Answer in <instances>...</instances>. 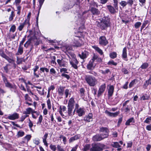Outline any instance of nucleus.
<instances>
[{"instance_id":"24","label":"nucleus","mask_w":151,"mask_h":151,"mask_svg":"<svg viewBox=\"0 0 151 151\" xmlns=\"http://www.w3.org/2000/svg\"><path fill=\"white\" fill-rule=\"evenodd\" d=\"M31 12H29L28 13L27 16V18L25 20V22L27 23V25H28V27H29L30 25V24L29 23V20H30V17L31 16Z\"/></svg>"},{"instance_id":"3","label":"nucleus","mask_w":151,"mask_h":151,"mask_svg":"<svg viewBox=\"0 0 151 151\" xmlns=\"http://www.w3.org/2000/svg\"><path fill=\"white\" fill-rule=\"evenodd\" d=\"M110 20L108 18H105L97 25L102 29H104L109 26Z\"/></svg>"},{"instance_id":"47","label":"nucleus","mask_w":151,"mask_h":151,"mask_svg":"<svg viewBox=\"0 0 151 151\" xmlns=\"http://www.w3.org/2000/svg\"><path fill=\"white\" fill-rule=\"evenodd\" d=\"M50 147L52 151H55L56 149V147L55 145L51 144Z\"/></svg>"},{"instance_id":"26","label":"nucleus","mask_w":151,"mask_h":151,"mask_svg":"<svg viewBox=\"0 0 151 151\" xmlns=\"http://www.w3.org/2000/svg\"><path fill=\"white\" fill-rule=\"evenodd\" d=\"M80 137V136L79 135H77L74 137H71L69 139V142L71 143L74 140L77 139L79 138Z\"/></svg>"},{"instance_id":"64","label":"nucleus","mask_w":151,"mask_h":151,"mask_svg":"<svg viewBox=\"0 0 151 151\" xmlns=\"http://www.w3.org/2000/svg\"><path fill=\"white\" fill-rule=\"evenodd\" d=\"M30 43V41L28 40L26 42L24 45V46L27 48Z\"/></svg>"},{"instance_id":"38","label":"nucleus","mask_w":151,"mask_h":151,"mask_svg":"<svg viewBox=\"0 0 151 151\" xmlns=\"http://www.w3.org/2000/svg\"><path fill=\"white\" fill-rule=\"evenodd\" d=\"M42 115H40L39 116L38 121L37 123V125H40L41 124L42 120Z\"/></svg>"},{"instance_id":"35","label":"nucleus","mask_w":151,"mask_h":151,"mask_svg":"<svg viewBox=\"0 0 151 151\" xmlns=\"http://www.w3.org/2000/svg\"><path fill=\"white\" fill-rule=\"evenodd\" d=\"M109 56L111 58L114 59L116 58L117 54L116 52H113L110 54Z\"/></svg>"},{"instance_id":"45","label":"nucleus","mask_w":151,"mask_h":151,"mask_svg":"<svg viewBox=\"0 0 151 151\" xmlns=\"http://www.w3.org/2000/svg\"><path fill=\"white\" fill-rule=\"evenodd\" d=\"M148 23V21L147 20H146L143 23L140 29L141 31H142V30L146 26V25Z\"/></svg>"},{"instance_id":"32","label":"nucleus","mask_w":151,"mask_h":151,"mask_svg":"<svg viewBox=\"0 0 151 151\" xmlns=\"http://www.w3.org/2000/svg\"><path fill=\"white\" fill-rule=\"evenodd\" d=\"M148 64L147 63H143L141 66L140 67L139 69L141 68L142 69H146L148 66Z\"/></svg>"},{"instance_id":"9","label":"nucleus","mask_w":151,"mask_h":151,"mask_svg":"<svg viewBox=\"0 0 151 151\" xmlns=\"http://www.w3.org/2000/svg\"><path fill=\"white\" fill-rule=\"evenodd\" d=\"M99 44L102 45L106 46L108 43V41L104 36L100 37L99 39Z\"/></svg>"},{"instance_id":"12","label":"nucleus","mask_w":151,"mask_h":151,"mask_svg":"<svg viewBox=\"0 0 151 151\" xmlns=\"http://www.w3.org/2000/svg\"><path fill=\"white\" fill-rule=\"evenodd\" d=\"M96 65V63L93 60H91L87 66L88 69L89 70L93 69Z\"/></svg>"},{"instance_id":"11","label":"nucleus","mask_w":151,"mask_h":151,"mask_svg":"<svg viewBox=\"0 0 151 151\" xmlns=\"http://www.w3.org/2000/svg\"><path fill=\"white\" fill-rule=\"evenodd\" d=\"M70 62L72 66L74 68L76 69L78 68L77 65L78 64V62L76 59L75 58H73L72 60L70 61Z\"/></svg>"},{"instance_id":"5","label":"nucleus","mask_w":151,"mask_h":151,"mask_svg":"<svg viewBox=\"0 0 151 151\" xmlns=\"http://www.w3.org/2000/svg\"><path fill=\"white\" fill-rule=\"evenodd\" d=\"M79 105L78 103H76V113L79 116H81L85 114V109L83 108H79Z\"/></svg>"},{"instance_id":"37","label":"nucleus","mask_w":151,"mask_h":151,"mask_svg":"<svg viewBox=\"0 0 151 151\" xmlns=\"http://www.w3.org/2000/svg\"><path fill=\"white\" fill-rule=\"evenodd\" d=\"M29 115L26 114H23V115L21 116L20 118V121L22 122H23L25 119L29 116Z\"/></svg>"},{"instance_id":"21","label":"nucleus","mask_w":151,"mask_h":151,"mask_svg":"<svg viewBox=\"0 0 151 151\" xmlns=\"http://www.w3.org/2000/svg\"><path fill=\"white\" fill-rule=\"evenodd\" d=\"M10 63V64H12L14 68L16 67V64L15 63L14 61L12 59L9 58V57L6 59Z\"/></svg>"},{"instance_id":"51","label":"nucleus","mask_w":151,"mask_h":151,"mask_svg":"<svg viewBox=\"0 0 151 151\" xmlns=\"http://www.w3.org/2000/svg\"><path fill=\"white\" fill-rule=\"evenodd\" d=\"M40 70L42 72H44L45 71L46 72H48L49 71V70L45 68H41Z\"/></svg>"},{"instance_id":"13","label":"nucleus","mask_w":151,"mask_h":151,"mask_svg":"<svg viewBox=\"0 0 151 151\" xmlns=\"http://www.w3.org/2000/svg\"><path fill=\"white\" fill-rule=\"evenodd\" d=\"M84 121L89 122L93 121V114L91 113H89L84 118Z\"/></svg>"},{"instance_id":"27","label":"nucleus","mask_w":151,"mask_h":151,"mask_svg":"<svg viewBox=\"0 0 151 151\" xmlns=\"http://www.w3.org/2000/svg\"><path fill=\"white\" fill-rule=\"evenodd\" d=\"M23 53V47L21 46H19L17 52L16 53V55H21Z\"/></svg>"},{"instance_id":"36","label":"nucleus","mask_w":151,"mask_h":151,"mask_svg":"<svg viewBox=\"0 0 151 151\" xmlns=\"http://www.w3.org/2000/svg\"><path fill=\"white\" fill-rule=\"evenodd\" d=\"M149 97L146 94L142 96L140 98V100H148L149 99Z\"/></svg>"},{"instance_id":"56","label":"nucleus","mask_w":151,"mask_h":151,"mask_svg":"<svg viewBox=\"0 0 151 151\" xmlns=\"http://www.w3.org/2000/svg\"><path fill=\"white\" fill-rule=\"evenodd\" d=\"M61 76L65 77V78H66V79L68 80L70 78V76L69 75L65 74L64 73H62L61 74Z\"/></svg>"},{"instance_id":"18","label":"nucleus","mask_w":151,"mask_h":151,"mask_svg":"<svg viewBox=\"0 0 151 151\" xmlns=\"http://www.w3.org/2000/svg\"><path fill=\"white\" fill-rule=\"evenodd\" d=\"M74 98L72 97L69 99L68 101V107L74 108Z\"/></svg>"},{"instance_id":"50","label":"nucleus","mask_w":151,"mask_h":151,"mask_svg":"<svg viewBox=\"0 0 151 151\" xmlns=\"http://www.w3.org/2000/svg\"><path fill=\"white\" fill-rule=\"evenodd\" d=\"M0 52V55L3 58H5V59H6V58L8 57V56H7L4 52L3 51H1Z\"/></svg>"},{"instance_id":"61","label":"nucleus","mask_w":151,"mask_h":151,"mask_svg":"<svg viewBox=\"0 0 151 151\" xmlns=\"http://www.w3.org/2000/svg\"><path fill=\"white\" fill-rule=\"evenodd\" d=\"M52 60L51 61V63L53 64H56V63L55 61V60L56 59L55 57V56H53L52 57Z\"/></svg>"},{"instance_id":"20","label":"nucleus","mask_w":151,"mask_h":151,"mask_svg":"<svg viewBox=\"0 0 151 151\" xmlns=\"http://www.w3.org/2000/svg\"><path fill=\"white\" fill-rule=\"evenodd\" d=\"M61 49L62 50H63L65 52H66L69 50H71L72 47L69 45H66L65 46L63 47Z\"/></svg>"},{"instance_id":"53","label":"nucleus","mask_w":151,"mask_h":151,"mask_svg":"<svg viewBox=\"0 0 151 151\" xmlns=\"http://www.w3.org/2000/svg\"><path fill=\"white\" fill-rule=\"evenodd\" d=\"M16 26L14 25H12L11 27L10 31L14 32L15 30Z\"/></svg>"},{"instance_id":"25","label":"nucleus","mask_w":151,"mask_h":151,"mask_svg":"<svg viewBox=\"0 0 151 151\" xmlns=\"http://www.w3.org/2000/svg\"><path fill=\"white\" fill-rule=\"evenodd\" d=\"M135 122L134 118L133 117H132L129 119H128L125 123V124L126 125H130L131 123H134Z\"/></svg>"},{"instance_id":"59","label":"nucleus","mask_w":151,"mask_h":151,"mask_svg":"<svg viewBox=\"0 0 151 151\" xmlns=\"http://www.w3.org/2000/svg\"><path fill=\"white\" fill-rule=\"evenodd\" d=\"M57 148L58 151H65L61 146L59 145H58Z\"/></svg>"},{"instance_id":"55","label":"nucleus","mask_w":151,"mask_h":151,"mask_svg":"<svg viewBox=\"0 0 151 151\" xmlns=\"http://www.w3.org/2000/svg\"><path fill=\"white\" fill-rule=\"evenodd\" d=\"M150 121H151V117L149 116L146 119L144 122L146 123H148L150 122Z\"/></svg>"},{"instance_id":"57","label":"nucleus","mask_w":151,"mask_h":151,"mask_svg":"<svg viewBox=\"0 0 151 151\" xmlns=\"http://www.w3.org/2000/svg\"><path fill=\"white\" fill-rule=\"evenodd\" d=\"M122 71L125 74H128L129 73L128 70L125 68H123L122 70Z\"/></svg>"},{"instance_id":"19","label":"nucleus","mask_w":151,"mask_h":151,"mask_svg":"<svg viewBox=\"0 0 151 151\" xmlns=\"http://www.w3.org/2000/svg\"><path fill=\"white\" fill-rule=\"evenodd\" d=\"M48 135V134L46 133L42 137L43 142L44 143V145L46 147H47L48 145V143L47 142V137Z\"/></svg>"},{"instance_id":"48","label":"nucleus","mask_w":151,"mask_h":151,"mask_svg":"<svg viewBox=\"0 0 151 151\" xmlns=\"http://www.w3.org/2000/svg\"><path fill=\"white\" fill-rule=\"evenodd\" d=\"M108 64L109 65H112L116 66L117 64V63L116 62H114L113 60H111L108 62Z\"/></svg>"},{"instance_id":"23","label":"nucleus","mask_w":151,"mask_h":151,"mask_svg":"<svg viewBox=\"0 0 151 151\" xmlns=\"http://www.w3.org/2000/svg\"><path fill=\"white\" fill-rule=\"evenodd\" d=\"M27 24V23L25 21H24V22L23 23H21L20 24V25L18 27V29L19 31H21L24 27L25 25Z\"/></svg>"},{"instance_id":"58","label":"nucleus","mask_w":151,"mask_h":151,"mask_svg":"<svg viewBox=\"0 0 151 151\" xmlns=\"http://www.w3.org/2000/svg\"><path fill=\"white\" fill-rule=\"evenodd\" d=\"M120 4L121 6L124 7L127 4V3L125 1H122L120 3Z\"/></svg>"},{"instance_id":"40","label":"nucleus","mask_w":151,"mask_h":151,"mask_svg":"<svg viewBox=\"0 0 151 151\" xmlns=\"http://www.w3.org/2000/svg\"><path fill=\"white\" fill-rule=\"evenodd\" d=\"M79 55L80 57L82 59L86 58L87 57L86 54V52H82L81 55L79 54Z\"/></svg>"},{"instance_id":"17","label":"nucleus","mask_w":151,"mask_h":151,"mask_svg":"<svg viewBox=\"0 0 151 151\" xmlns=\"http://www.w3.org/2000/svg\"><path fill=\"white\" fill-rule=\"evenodd\" d=\"M66 108L65 106H63L62 107L60 106V110L59 111V112L62 117L63 118H64L65 116H66L63 114V112H64L66 111Z\"/></svg>"},{"instance_id":"31","label":"nucleus","mask_w":151,"mask_h":151,"mask_svg":"<svg viewBox=\"0 0 151 151\" xmlns=\"http://www.w3.org/2000/svg\"><path fill=\"white\" fill-rule=\"evenodd\" d=\"M91 11L93 14H98L99 12L98 10L95 8H92L91 9Z\"/></svg>"},{"instance_id":"14","label":"nucleus","mask_w":151,"mask_h":151,"mask_svg":"<svg viewBox=\"0 0 151 151\" xmlns=\"http://www.w3.org/2000/svg\"><path fill=\"white\" fill-rule=\"evenodd\" d=\"M114 89V87L112 85H110L109 86L108 90V93L109 97L111 96L113 94Z\"/></svg>"},{"instance_id":"1","label":"nucleus","mask_w":151,"mask_h":151,"mask_svg":"<svg viewBox=\"0 0 151 151\" xmlns=\"http://www.w3.org/2000/svg\"><path fill=\"white\" fill-rule=\"evenodd\" d=\"M100 132H105L103 134L101 133L100 135L97 134L93 137V140L94 141H100L105 138L107 137L109 135V130L106 128L102 127L100 129Z\"/></svg>"},{"instance_id":"16","label":"nucleus","mask_w":151,"mask_h":151,"mask_svg":"<svg viewBox=\"0 0 151 151\" xmlns=\"http://www.w3.org/2000/svg\"><path fill=\"white\" fill-rule=\"evenodd\" d=\"M105 112L109 116L113 117H115L119 114V111H116L115 113H111L108 111H106Z\"/></svg>"},{"instance_id":"39","label":"nucleus","mask_w":151,"mask_h":151,"mask_svg":"<svg viewBox=\"0 0 151 151\" xmlns=\"http://www.w3.org/2000/svg\"><path fill=\"white\" fill-rule=\"evenodd\" d=\"M15 16L14 14V12L13 11H12L11 12V14L9 17V20L10 21H12L14 17Z\"/></svg>"},{"instance_id":"30","label":"nucleus","mask_w":151,"mask_h":151,"mask_svg":"<svg viewBox=\"0 0 151 151\" xmlns=\"http://www.w3.org/2000/svg\"><path fill=\"white\" fill-rule=\"evenodd\" d=\"M93 48L96 50L101 55H102L103 54L102 50L99 48L98 47L96 46H93Z\"/></svg>"},{"instance_id":"28","label":"nucleus","mask_w":151,"mask_h":151,"mask_svg":"<svg viewBox=\"0 0 151 151\" xmlns=\"http://www.w3.org/2000/svg\"><path fill=\"white\" fill-rule=\"evenodd\" d=\"M74 108L68 107V114L69 116L73 115L72 111Z\"/></svg>"},{"instance_id":"15","label":"nucleus","mask_w":151,"mask_h":151,"mask_svg":"<svg viewBox=\"0 0 151 151\" xmlns=\"http://www.w3.org/2000/svg\"><path fill=\"white\" fill-rule=\"evenodd\" d=\"M57 62L60 67H66L67 65V62L63 59H58Z\"/></svg>"},{"instance_id":"44","label":"nucleus","mask_w":151,"mask_h":151,"mask_svg":"<svg viewBox=\"0 0 151 151\" xmlns=\"http://www.w3.org/2000/svg\"><path fill=\"white\" fill-rule=\"evenodd\" d=\"M112 146L113 147L115 148H119L120 147V145L119 143L117 142H114L113 144H112Z\"/></svg>"},{"instance_id":"63","label":"nucleus","mask_w":151,"mask_h":151,"mask_svg":"<svg viewBox=\"0 0 151 151\" xmlns=\"http://www.w3.org/2000/svg\"><path fill=\"white\" fill-rule=\"evenodd\" d=\"M8 66L6 65L5 66L3 67L6 73H8L9 70L8 68Z\"/></svg>"},{"instance_id":"22","label":"nucleus","mask_w":151,"mask_h":151,"mask_svg":"<svg viewBox=\"0 0 151 151\" xmlns=\"http://www.w3.org/2000/svg\"><path fill=\"white\" fill-rule=\"evenodd\" d=\"M122 57L123 58L125 59L127 58V50L126 47H124L122 51Z\"/></svg>"},{"instance_id":"2","label":"nucleus","mask_w":151,"mask_h":151,"mask_svg":"<svg viewBox=\"0 0 151 151\" xmlns=\"http://www.w3.org/2000/svg\"><path fill=\"white\" fill-rule=\"evenodd\" d=\"M85 80L87 83L91 86H94L97 83L96 79L95 77L90 75H86Z\"/></svg>"},{"instance_id":"60","label":"nucleus","mask_w":151,"mask_h":151,"mask_svg":"<svg viewBox=\"0 0 151 151\" xmlns=\"http://www.w3.org/2000/svg\"><path fill=\"white\" fill-rule=\"evenodd\" d=\"M5 84V85L6 87H9V88H13V86L9 82H6Z\"/></svg>"},{"instance_id":"52","label":"nucleus","mask_w":151,"mask_h":151,"mask_svg":"<svg viewBox=\"0 0 151 151\" xmlns=\"http://www.w3.org/2000/svg\"><path fill=\"white\" fill-rule=\"evenodd\" d=\"M141 24V23L140 22H136L134 24V27L136 28H139Z\"/></svg>"},{"instance_id":"41","label":"nucleus","mask_w":151,"mask_h":151,"mask_svg":"<svg viewBox=\"0 0 151 151\" xmlns=\"http://www.w3.org/2000/svg\"><path fill=\"white\" fill-rule=\"evenodd\" d=\"M33 142L36 145H38L40 143V140L38 138H35L33 140Z\"/></svg>"},{"instance_id":"34","label":"nucleus","mask_w":151,"mask_h":151,"mask_svg":"<svg viewBox=\"0 0 151 151\" xmlns=\"http://www.w3.org/2000/svg\"><path fill=\"white\" fill-rule=\"evenodd\" d=\"M24 135V132L21 130H20L18 132L17 136V137H21Z\"/></svg>"},{"instance_id":"6","label":"nucleus","mask_w":151,"mask_h":151,"mask_svg":"<svg viewBox=\"0 0 151 151\" xmlns=\"http://www.w3.org/2000/svg\"><path fill=\"white\" fill-rule=\"evenodd\" d=\"M83 43L82 40L78 37H75L74 38V41L73 45L74 47H78L81 46Z\"/></svg>"},{"instance_id":"8","label":"nucleus","mask_w":151,"mask_h":151,"mask_svg":"<svg viewBox=\"0 0 151 151\" xmlns=\"http://www.w3.org/2000/svg\"><path fill=\"white\" fill-rule=\"evenodd\" d=\"M19 117V114L15 112L13 114H9L6 118L10 120H14L18 119Z\"/></svg>"},{"instance_id":"33","label":"nucleus","mask_w":151,"mask_h":151,"mask_svg":"<svg viewBox=\"0 0 151 151\" xmlns=\"http://www.w3.org/2000/svg\"><path fill=\"white\" fill-rule=\"evenodd\" d=\"M32 109L30 107L26 109V111L23 112V114H29L31 113Z\"/></svg>"},{"instance_id":"49","label":"nucleus","mask_w":151,"mask_h":151,"mask_svg":"<svg viewBox=\"0 0 151 151\" xmlns=\"http://www.w3.org/2000/svg\"><path fill=\"white\" fill-rule=\"evenodd\" d=\"M47 104L48 109H50L51 108V101L49 99H48L47 101Z\"/></svg>"},{"instance_id":"4","label":"nucleus","mask_w":151,"mask_h":151,"mask_svg":"<svg viewBox=\"0 0 151 151\" xmlns=\"http://www.w3.org/2000/svg\"><path fill=\"white\" fill-rule=\"evenodd\" d=\"M92 146L91 151H101L103 150L104 147V145L100 144H93Z\"/></svg>"},{"instance_id":"43","label":"nucleus","mask_w":151,"mask_h":151,"mask_svg":"<svg viewBox=\"0 0 151 151\" xmlns=\"http://www.w3.org/2000/svg\"><path fill=\"white\" fill-rule=\"evenodd\" d=\"M90 147V145L88 144H86L85 146H84V148H83V151H86L89 149V148Z\"/></svg>"},{"instance_id":"62","label":"nucleus","mask_w":151,"mask_h":151,"mask_svg":"<svg viewBox=\"0 0 151 151\" xmlns=\"http://www.w3.org/2000/svg\"><path fill=\"white\" fill-rule=\"evenodd\" d=\"M135 84V80H134L132 81L130 83L129 86V87L130 88H131Z\"/></svg>"},{"instance_id":"42","label":"nucleus","mask_w":151,"mask_h":151,"mask_svg":"<svg viewBox=\"0 0 151 151\" xmlns=\"http://www.w3.org/2000/svg\"><path fill=\"white\" fill-rule=\"evenodd\" d=\"M28 126L31 130H32V128L33 126V123L29 119Z\"/></svg>"},{"instance_id":"29","label":"nucleus","mask_w":151,"mask_h":151,"mask_svg":"<svg viewBox=\"0 0 151 151\" xmlns=\"http://www.w3.org/2000/svg\"><path fill=\"white\" fill-rule=\"evenodd\" d=\"M64 88L63 87L60 86V87L58 90V92L59 95L62 96L63 93V91H64Z\"/></svg>"},{"instance_id":"7","label":"nucleus","mask_w":151,"mask_h":151,"mask_svg":"<svg viewBox=\"0 0 151 151\" xmlns=\"http://www.w3.org/2000/svg\"><path fill=\"white\" fill-rule=\"evenodd\" d=\"M106 85L105 83L102 84L99 87L98 92L97 96L99 97L102 95L105 91Z\"/></svg>"},{"instance_id":"54","label":"nucleus","mask_w":151,"mask_h":151,"mask_svg":"<svg viewBox=\"0 0 151 151\" xmlns=\"http://www.w3.org/2000/svg\"><path fill=\"white\" fill-rule=\"evenodd\" d=\"M24 97L25 100H27L29 101H31L32 99L31 98L28 96V94H26L24 96Z\"/></svg>"},{"instance_id":"10","label":"nucleus","mask_w":151,"mask_h":151,"mask_svg":"<svg viewBox=\"0 0 151 151\" xmlns=\"http://www.w3.org/2000/svg\"><path fill=\"white\" fill-rule=\"evenodd\" d=\"M114 7L111 5H108L107 8L111 13L112 14H114L117 12L118 11V8H116V6H114Z\"/></svg>"},{"instance_id":"46","label":"nucleus","mask_w":151,"mask_h":151,"mask_svg":"<svg viewBox=\"0 0 151 151\" xmlns=\"http://www.w3.org/2000/svg\"><path fill=\"white\" fill-rule=\"evenodd\" d=\"M37 91H38L39 93L41 95L43 96L44 95V90L43 88L42 89H37Z\"/></svg>"}]
</instances>
